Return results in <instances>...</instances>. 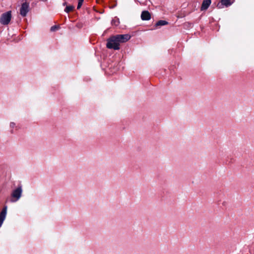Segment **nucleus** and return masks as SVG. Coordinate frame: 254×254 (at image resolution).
<instances>
[{
  "label": "nucleus",
  "instance_id": "nucleus-1",
  "mask_svg": "<svg viewBox=\"0 0 254 254\" xmlns=\"http://www.w3.org/2000/svg\"><path fill=\"white\" fill-rule=\"evenodd\" d=\"M130 37L129 34H119L111 36L107 40L106 46L108 49L118 50L120 49V44L127 42Z\"/></svg>",
  "mask_w": 254,
  "mask_h": 254
},
{
  "label": "nucleus",
  "instance_id": "nucleus-2",
  "mask_svg": "<svg viewBox=\"0 0 254 254\" xmlns=\"http://www.w3.org/2000/svg\"><path fill=\"white\" fill-rule=\"evenodd\" d=\"M22 190L21 187H19L15 190H13L11 193L12 198L11 202L17 201L21 196Z\"/></svg>",
  "mask_w": 254,
  "mask_h": 254
},
{
  "label": "nucleus",
  "instance_id": "nucleus-3",
  "mask_svg": "<svg viewBox=\"0 0 254 254\" xmlns=\"http://www.w3.org/2000/svg\"><path fill=\"white\" fill-rule=\"evenodd\" d=\"M11 11H9L3 13L0 18V22L3 25H7L11 20Z\"/></svg>",
  "mask_w": 254,
  "mask_h": 254
},
{
  "label": "nucleus",
  "instance_id": "nucleus-4",
  "mask_svg": "<svg viewBox=\"0 0 254 254\" xmlns=\"http://www.w3.org/2000/svg\"><path fill=\"white\" fill-rule=\"evenodd\" d=\"M29 10V3L26 0H22V3L21 7L20 9V13L21 15L24 17L26 15L27 13Z\"/></svg>",
  "mask_w": 254,
  "mask_h": 254
},
{
  "label": "nucleus",
  "instance_id": "nucleus-5",
  "mask_svg": "<svg viewBox=\"0 0 254 254\" xmlns=\"http://www.w3.org/2000/svg\"><path fill=\"white\" fill-rule=\"evenodd\" d=\"M7 213V207L4 206L0 213V227L1 226L4 220L5 219Z\"/></svg>",
  "mask_w": 254,
  "mask_h": 254
},
{
  "label": "nucleus",
  "instance_id": "nucleus-6",
  "mask_svg": "<svg viewBox=\"0 0 254 254\" xmlns=\"http://www.w3.org/2000/svg\"><path fill=\"white\" fill-rule=\"evenodd\" d=\"M141 18L142 20H149L151 18V15L148 11H143L141 14Z\"/></svg>",
  "mask_w": 254,
  "mask_h": 254
},
{
  "label": "nucleus",
  "instance_id": "nucleus-7",
  "mask_svg": "<svg viewBox=\"0 0 254 254\" xmlns=\"http://www.w3.org/2000/svg\"><path fill=\"white\" fill-rule=\"evenodd\" d=\"M211 0H203L201 9V10H206L207 9L208 7L209 6L210 4H211Z\"/></svg>",
  "mask_w": 254,
  "mask_h": 254
},
{
  "label": "nucleus",
  "instance_id": "nucleus-8",
  "mask_svg": "<svg viewBox=\"0 0 254 254\" xmlns=\"http://www.w3.org/2000/svg\"><path fill=\"white\" fill-rule=\"evenodd\" d=\"M168 22L165 21V20H159L158 21L156 24H155V26L156 27H158V26H164V25H166L167 24H168Z\"/></svg>",
  "mask_w": 254,
  "mask_h": 254
},
{
  "label": "nucleus",
  "instance_id": "nucleus-9",
  "mask_svg": "<svg viewBox=\"0 0 254 254\" xmlns=\"http://www.w3.org/2000/svg\"><path fill=\"white\" fill-rule=\"evenodd\" d=\"M230 0H221V5H225L226 6L231 5Z\"/></svg>",
  "mask_w": 254,
  "mask_h": 254
},
{
  "label": "nucleus",
  "instance_id": "nucleus-10",
  "mask_svg": "<svg viewBox=\"0 0 254 254\" xmlns=\"http://www.w3.org/2000/svg\"><path fill=\"white\" fill-rule=\"evenodd\" d=\"M73 8H74V6H73L72 5L67 6L65 8L64 11L68 13L70 11H71L73 9Z\"/></svg>",
  "mask_w": 254,
  "mask_h": 254
},
{
  "label": "nucleus",
  "instance_id": "nucleus-11",
  "mask_svg": "<svg viewBox=\"0 0 254 254\" xmlns=\"http://www.w3.org/2000/svg\"><path fill=\"white\" fill-rule=\"evenodd\" d=\"M83 1L84 0H78V5L77 7V9H79L81 7L83 2Z\"/></svg>",
  "mask_w": 254,
  "mask_h": 254
},
{
  "label": "nucleus",
  "instance_id": "nucleus-12",
  "mask_svg": "<svg viewBox=\"0 0 254 254\" xmlns=\"http://www.w3.org/2000/svg\"><path fill=\"white\" fill-rule=\"evenodd\" d=\"M112 24H114V25L117 26L119 23V21L118 19H116V20L113 19L112 21Z\"/></svg>",
  "mask_w": 254,
  "mask_h": 254
},
{
  "label": "nucleus",
  "instance_id": "nucleus-13",
  "mask_svg": "<svg viewBox=\"0 0 254 254\" xmlns=\"http://www.w3.org/2000/svg\"><path fill=\"white\" fill-rule=\"evenodd\" d=\"M57 29V27L56 26H52L51 28V30L52 31H54L55 30H56V29Z\"/></svg>",
  "mask_w": 254,
  "mask_h": 254
},
{
  "label": "nucleus",
  "instance_id": "nucleus-14",
  "mask_svg": "<svg viewBox=\"0 0 254 254\" xmlns=\"http://www.w3.org/2000/svg\"><path fill=\"white\" fill-rule=\"evenodd\" d=\"M15 124L14 123H11L10 124V126L11 127L13 128L15 126Z\"/></svg>",
  "mask_w": 254,
  "mask_h": 254
},
{
  "label": "nucleus",
  "instance_id": "nucleus-15",
  "mask_svg": "<svg viewBox=\"0 0 254 254\" xmlns=\"http://www.w3.org/2000/svg\"><path fill=\"white\" fill-rule=\"evenodd\" d=\"M217 6H218L219 8H221V6H220V5H219V4H218Z\"/></svg>",
  "mask_w": 254,
  "mask_h": 254
}]
</instances>
